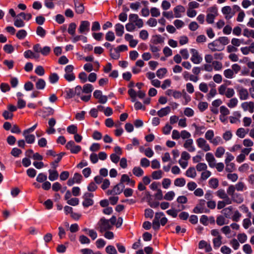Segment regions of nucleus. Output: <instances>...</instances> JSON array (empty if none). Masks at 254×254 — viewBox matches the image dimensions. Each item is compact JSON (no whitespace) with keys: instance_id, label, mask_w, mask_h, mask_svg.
I'll list each match as a JSON object with an SVG mask.
<instances>
[{"instance_id":"774afa93","label":"nucleus","mask_w":254,"mask_h":254,"mask_svg":"<svg viewBox=\"0 0 254 254\" xmlns=\"http://www.w3.org/2000/svg\"><path fill=\"white\" fill-rule=\"evenodd\" d=\"M82 254H101L100 252H97L96 253H94V252L89 249H83L81 250Z\"/></svg>"},{"instance_id":"864d4df0","label":"nucleus","mask_w":254,"mask_h":254,"mask_svg":"<svg viewBox=\"0 0 254 254\" xmlns=\"http://www.w3.org/2000/svg\"><path fill=\"white\" fill-rule=\"evenodd\" d=\"M235 164L234 163L229 162L226 164L225 170L227 172H232L235 170Z\"/></svg>"},{"instance_id":"bf43d9fd","label":"nucleus","mask_w":254,"mask_h":254,"mask_svg":"<svg viewBox=\"0 0 254 254\" xmlns=\"http://www.w3.org/2000/svg\"><path fill=\"white\" fill-rule=\"evenodd\" d=\"M246 133L247 132L246 131L245 128L242 127L238 128L236 131V135L242 138L245 136Z\"/></svg>"},{"instance_id":"4468645a","label":"nucleus","mask_w":254,"mask_h":254,"mask_svg":"<svg viewBox=\"0 0 254 254\" xmlns=\"http://www.w3.org/2000/svg\"><path fill=\"white\" fill-rule=\"evenodd\" d=\"M232 11V8L230 6H225L222 8V12L225 15V18L227 20L231 19L234 15V13H233Z\"/></svg>"},{"instance_id":"9b49d317","label":"nucleus","mask_w":254,"mask_h":254,"mask_svg":"<svg viewBox=\"0 0 254 254\" xmlns=\"http://www.w3.org/2000/svg\"><path fill=\"white\" fill-rule=\"evenodd\" d=\"M198 147L204 151H208L211 148L209 144L203 138H199L196 140Z\"/></svg>"},{"instance_id":"09e8293b","label":"nucleus","mask_w":254,"mask_h":254,"mask_svg":"<svg viewBox=\"0 0 254 254\" xmlns=\"http://www.w3.org/2000/svg\"><path fill=\"white\" fill-rule=\"evenodd\" d=\"M175 193L173 191H170L167 192L164 196V199L166 200L171 201L173 199Z\"/></svg>"},{"instance_id":"052dcab7","label":"nucleus","mask_w":254,"mask_h":254,"mask_svg":"<svg viewBox=\"0 0 254 254\" xmlns=\"http://www.w3.org/2000/svg\"><path fill=\"white\" fill-rule=\"evenodd\" d=\"M35 72L39 76H43L45 74V70L42 66L38 65L36 67Z\"/></svg>"},{"instance_id":"20e7f679","label":"nucleus","mask_w":254,"mask_h":254,"mask_svg":"<svg viewBox=\"0 0 254 254\" xmlns=\"http://www.w3.org/2000/svg\"><path fill=\"white\" fill-rule=\"evenodd\" d=\"M93 194L89 192H86L83 196V201L82 202V205L84 207H88L92 206L94 203V200L92 198L93 197Z\"/></svg>"},{"instance_id":"c9c22d12","label":"nucleus","mask_w":254,"mask_h":254,"mask_svg":"<svg viewBox=\"0 0 254 254\" xmlns=\"http://www.w3.org/2000/svg\"><path fill=\"white\" fill-rule=\"evenodd\" d=\"M193 126L195 127L196 134L201 135L204 133V130L205 129L204 126H198L195 124H193Z\"/></svg>"},{"instance_id":"1a4fd4ad","label":"nucleus","mask_w":254,"mask_h":254,"mask_svg":"<svg viewBox=\"0 0 254 254\" xmlns=\"http://www.w3.org/2000/svg\"><path fill=\"white\" fill-rule=\"evenodd\" d=\"M190 51L191 54L190 58L191 61L194 64H200L201 62L202 59L199 55L198 51L195 49H191Z\"/></svg>"},{"instance_id":"6e6d98bb","label":"nucleus","mask_w":254,"mask_h":254,"mask_svg":"<svg viewBox=\"0 0 254 254\" xmlns=\"http://www.w3.org/2000/svg\"><path fill=\"white\" fill-rule=\"evenodd\" d=\"M79 241L81 244H89L90 243V239L83 235L79 236Z\"/></svg>"},{"instance_id":"9d476101","label":"nucleus","mask_w":254,"mask_h":254,"mask_svg":"<svg viewBox=\"0 0 254 254\" xmlns=\"http://www.w3.org/2000/svg\"><path fill=\"white\" fill-rule=\"evenodd\" d=\"M208 48L212 52L221 51L224 49V47L220 45L217 39L209 43Z\"/></svg>"},{"instance_id":"58836bf2","label":"nucleus","mask_w":254,"mask_h":254,"mask_svg":"<svg viewBox=\"0 0 254 254\" xmlns=\"http://www.w3.org/2000/svg\"><path fill=\"white\" fill-rule=\"evenodd\" d=\"M243 35L246 37H252L254 39V30L245 28L243 31Z\"/></svg>"},{"instance_id":"f3484780","label":"nucleus","mask_w":254,"mask_h":254,"mask_svg":"<svg viewBox=\"0 0 254 254\" xmlns=\"http://www.w3.org/2000/svg\"><path fill=\"white\" fill-rule=\"evenodd\" d=\"M205 159L208 162L210 167H215L216 160L212 153L209 152L207 153L205 155Z\"/></svg>"},{"instance_id":"e2e57ef3","label":"nucleus","mask_w":254,"mask_h":254,"mask_svg":"<svg viewBox=\"0 0 254 254\" xmlns=\"http://www.w3.org/2000/svg\"><path fill=\"white\" fill-rule=\"evenodd\" d=\"M150 13L152 17H157L160 15V10L156 7H152L150 9Z\"/></svg>"},{"instance_id":"bb28decb","label":"nucleus","mask_w":254,"mask_h":254,"mask_svg":"<svg viewBox=\"0 0 254 254\" xmlns=\"http://www.w3.org/2000/svg\"><path fill=\"white\" fill-rule=\"evenodd\" d=\"M186 175L188 177L194 178L196 176V173L194 167H190L186 172Z\"/></svg>"},{"instance_id":"7ed1b4c3","label":"nucleus","mask_w":254,"mask_h":254,"mask_svg":"<svg viewBox=\"0 0 254 254\" xmlns=\"http://www.w3.org/2000/svg\"><path fill=\"white\" fill-rule=\"evenodd\" d=\"M73 69L74 67L72 65H67L64 68V78L68 82L73 81L75 79V76L73 72Z\"/></svg>"},{"instance_id":"e433bc0d","label":"nucleus","mask_w":254,"mask_h":254,"mask_svg":"<svg viewBox=\"0 0 254 254\" xmlns=\"http://www.w3.org/2000/svg\"><path fill=\"white\" fill-rule=\"evenodd\" d=\"M225 149L222 146L218 147L215 152V155L217 158H221L225 153Z\"/></svg>"},{"instance_id":"ea45409f","label":"nucleus","mask_w":254,"mask_h":254,"mask_svg":"<svg viewBox=\"0 0 254 254\" xmlns=\"http://www.w3.org/2000/svg\"><path fill=\"white\" fill-rule=\"evenodd\" d=\"M238 103V100L236 98H231L229 102L227 103V105L230 108H233L235 107Z\"/></svg>"},{"instance_id":"a878e982","label":"nucleus","mask_w":254,"mask_h":254,"mask_svg":"<svg viewBox=\"0 0 254 254\" xmlns=\"http://www.w3.org/2000/svg\"><path fill=\"white\" fill-rule=\"evenodd\" d=\"M36 88L39 90H43L45 88L46 86L45 81L42 78L38 79L36 84Z\"/></svg>"},{"instance_id":"680f3d73","label":"nucleus","mask_w":254,"mask_h":254,"mask_svg":"<svg viewBox=\"0 0 254 254\" xmlns=\"http://www.w3.org/2000/svg\"><path fill=\"white\" fill-rule=\"evenodd\" d=\"M47 179V175L44 173H40L36 178V181L39 183H43L46 181Z\"/></svg>"},{"instance_id":"ddd939ff","label":"nucleus","mask_w":254,"mask_h":254,"mask_svg":"<svg viewBox=\"0 0 254 254\" xmlns=\"http://www.w3.org/2000/svg\"><path fill=\"white\" fill-rule=\"evenodd\" d=\"M239 97L241 100H245L248 99L249 94L247 89L243 87L237 89Z\"/></svg>"},{"instance_id":"5fc2aeb1","label":"nucleus","mask_w":254,"mask_h":254,"mask_svg":"<svg viewBox=\"0 0 254 254\" xmlns=\"http://www.w3.org/2000/svg\"><path fill=\"white\" fill-rule=\"evenodd\" d=\"M217 40L219 41V43L221 46L223 47L225 45L228 44L229 43V40L227 37H219Z\"/></svg>"},{"instance_id":"393cba45","label":"nucleus","mask_w":254,"mask_h":254,"mask_svg":"<svg viewBox=\"0 0 254 254\" xmlns=\"http://www.w3.org/2000/svg\"><path fill=\"white\" fill-rule=\"evenodd\" d=\"M231 197L233 201L238 204L241 203L244 201V198L243 196L240 193H236Z\"/></svg>"},{"instance_id":"a19ab883","label":"nucleus","mask_w":254,"mask_h":254,"mask_svg":"<svg viewBox=\"0 0 254 254\" xmlns=\"http://www.w3.org/2000/svg\"><path fill=\"white\" fill-rule=\"evenodd\" d=\"M223 74L226 78L229 79L233 78L234 76L233 70L230 68L225 70Z\"/></svg>"},{"instance_id":"c85d7f7f","label":"nucleus","mask_w":254,"mask_h":254,"mask_svg":"<svg viewBox=\"0 0 254 254\" xmlns=\"http://www.w3.org/2000/svg\"><path fill=\"white\" fill-rule=\"evenodd\" d=\"M93 90V86L91 84H85L82 88L83 93L89 94L92 92Z\"/></svg>"},{"instance_id":"f704fd0d","label":"nucleus","mask_w":254,"mask_h":254,"mask_svg":"<svg viewBox=\"0 0 254 254\" xmlns=\"http://www.w3.org/2000/svg\"><path fill=\"white\" fill-rule=\"evenodd\" d=\"M49 81L52 84L57 82L59 79V76L56 73H51L49 77Z\"/></svg>"},{"instance_id":"dca6fc26","label":"nucleus","mask_w":254,"mask_h":254,"mask_svg":"<svg viewBox=\"0 0 254 254\" xmlns=\"http://www.w3.org/2000/svg\"><path fill=\"white\" fill-rule=\"evenodd\" d=\"M241 107L245 111H249L251 113L254 112V103L253 102H245L241 104Z\"/></svg>"},{"instance_id":"f8f14e48","label":"nucleus","mask_w":254,"mask_h":254,"mask_svg":"<svg viewBox=\"0 0 254 254\" xmlns=\"http://www.w3.org/2000/svg\"><path fill=\"white\" fill-rule=\"evenodd\" d=\"M31 132L25 129L23 131V135L24 136L25 141L27 143L32 144L35 142V137L33 134H30Z\"/></svg>"},{"instance_id":"603ef678","label":"nucleus","mask_w":254,"mask_h":254,"mask_svg":"<svg viewBox=\"0 0 254 254\" xmlns=\"http://www.w3.org/2000/svg\"><path fill=\"white\" fill-rule=\"evenodd\" d=\"M27 32L24 29L19 30L16 33V37L19 39H23L27 36Z\"/></svg>"},{"instance_id":"f257e3e1","label":"nucleus","mask_w":254,"mask_h":254,"mask_svg":"<svg viewBox=\"0 0 254 254\" xmlns=\"http://www.w3.org/2000/svg\"><path fill=\"white\" fill-rule=\"evenodd\" d=\"M117 219L115 216H113L110 219H106L104 217L101 218L97 223L99 231L102 233L112 229Z\"/></svg>"},{"instance_id":"2eb2a0df","label":"nucleus","mask_w":254,"mask_h":254,"mask_svg":"<svg viewBox=\"0 0 254 254\" xmlns=\"http://www.w3.org/2000/svg\"><path fill=\"white\" fill-rule=\"evenodd\" d=\"M90 23L88 21H82L78 28L80 33L88 32L89 31Z\"/></svg>"},{"instance_id":"c756f323","label":"nucleus","mask_w":254,"mask_h":254,"mask_svg":"<svg viewBox=\"0 0 254 254\" xmlns=\"http://www.w3.org/2000/svg\"><path fill=\"white\" fill-rule=\"evenodd\" d=\"M208 184L210 188L216 189L218 187L219 181L216 178H211L209 180Z\"/></svg>"},{"instance_id":"6e6552de","label":"nucleus","mask_w":254,"mask_h":254,"mask_svg":"<svg viewBox=\"0 0 254 254\" xmlns=\"http://www.w3.org/2000/svg\"><path fill=\"white\" fill-rule=\"evenodd\" d=\"M65 147L73 154H77L81 150V147L79 145H76L73 141H68Z\"/></svg>"},{"instance_id":"0eeeda50","label":"nucleus","mask_w":254,"mask_h":254,"mask_svg":"<svg viewBox=\"0 0 254 254\" xmlns=\"http://www.w3.org/2000/svg\"><path fill=\"white\" fill-rule=\"evenodd\" d=\"M129 21L131 23H135V25L138 28H140L143 26V22L142 19L139 18L138 16L136 14H130L129 15Z\"/></svg>"},{"instance_id":"2f4dec72","label":"nucleus","mask_w":254,"mask_h":254,"mask_svg":"<svg viewBox=\"0 0 254 254\" xmlns=\"http://www.w3.org/2000/svg\"><path fill=\"white\" fill-rule=\"evenodd\" d=\"M236 190L239 191H243L247 189V186L245 185V183L242 182H239L235 185Z\"/></svg>"},{"instance_id":"49530a36","label":"nucleus","mask_w":254,"mask_h":254,"mask_svg":"<svg viewBox=\"0 0 254 254\" xmlns=\"http://www.w3.org/2000/svg\"><path fill=\"white\" fill-rule=\"evenodd\" d=\"M106 252L108 254H117V251L112 245H109L106 248Z\"/></svg>"},{"instance_id":"79ce46f5","label":"nucleus","mask_w":254,"mask_h":254,"mask_svg":"<svg viewBox=\"0 0 254 254\" xmlns=\"http://www.w3.org/2000/svg\"><path fill=\"white\" fill-rule=\"evenodd\" d=\"M186 181L184 178H177L174 181V185L177 187H182L185 185Z\"/></svg>"},{"instance_id":"6ab92c4d","label":"nucleus","mask_w":254,"mask_h":254,"mask_svg":"<svg viewBox=\"0 0 254 254\" xmlns=\"http://www.w3.org/2000/svg\"><path fill=\"white\" fill-rule=\"evenodd\" d=\"M184 147L190 152L195 150V147L193 146V140L190 138L186 140L184 144Z\"/></svg>"},{"instance_id":"13d9d810","label":"nucleus","mask_w":254,"mask_h":254,"mask_svg":"<svg viewBox=\"0 0 254 254\" xmlns=\"http://www.w3.org/2000/svg\"><path fill=\"white\" fill-rule=\"evenodd\" d=\"M36 33L41 37L43 38L46 35V31L45 29L43 28V27L41 26H38L36 29Z\"/></svg>"},{"instance_id":"c03bdc74","label":"nucleus","mask_w":254,"mask_h":254,"mask_svg":"<svg viewBox=\"0 0 254 254\" xmlns=\"http://www.w3.org/2000/svg\"><path fill=\"white\" fill-rule=\"evenodd\" d=\"M163 172L161 170L154 171L152 173V177L154 180H158L162 177Z\"/></svg>"},{"instance_id":"39448f33","label":"nucleus","mask_w":254,"mask_h":254,"mask_svg":"<svg viewBox=\"0 0 254 254\" xmlns=\"http://www.w3.org/2000/svg\"><path fill=\"white\" fill-rule=\"evenodd\" d=\"M205 201L200 199L199 203L193 208V212L195 213H207L209 210L205 208Z\"/></svg>"},{"instance_id":"473e14b6","label":"nucleus","mask_w":254,"mask_h":254,"mask_svg":"<svg viewBox=\"0 0 254 254\" xmlns=\"http://www.w3.org/2000/svg\"><path fill=\"white\" fill-rule=\"evenodd\" d=\"M222 237L214 238L213 240V247L215 249H218L222 245Z\"/></svg>"},{"instance_id":"5701e85b","label":"nucleus","mask_w":254,"mask_h":254,"mask_svg":"<svg viewBox=\"0 0 254 254\" xmlns=\"http://www.w3.org/2000/svg\"><path fill=\"white\" fill-rule=\"evenodd\" d=\"M116 34L118 36H122L124 33V26L121 23H117L115 26Z\"/></svg>"},{"instance_id":"4c0bfd02","label":"nucleus","mask_w":254,"mask_h":254,"mask_svg":"<svg viewBox=\"0 0 254 254\" xmlns=\"http://www.w3.org/2000/svg\"><path fill=\"white\" fill-rule=\"evenodd\" d=\"M213 68L216 71L221 70L223 68L222 63L217 61H214L212 62Z\"/></svg>"},{"instance_id":"a18cd8bd","label":"nucleus","mask_w":254,"mask_h":254,"mask_svg":"<svg viewBox=\"0 0 254 254\" xmlns=\"http://www.w3.org/2000/svg\"><path fill=\"white\" fill-rule=\"evenodd\" d=\"M105 39L108 41H113L115 39V36L114 32L112 31H108L105 36Z\"/></svg>"},{"instance_id":"412c9836","label":"nucleus","mask_w":254,"mask_h":254,"mask_svg":"<svg viewBox=\"0 0 254 254\" xmlns=\"http://www.w3.org/2000/svg\"><path fill=\"white\" fill-rule=\"evenodd\" d=\"M82 231L88 235L92 240H95L97 237V233L94 230L84 228Z\"/></svg>"},{"instance_id":"37998d69","label":"nucleus","mask_w":254,"mask_h":254,"mask_svg":"<svg viewBox=\"0 0 254 254\" xmlns=\"http://www.w3.org/2000/svg\"><path fill=\"white\" fill-rule=\"evenodd\" d=\"M232 210L233 207L232 206H230L227 208H224L222 210V212L224 214L225 217L228 218H230V216L231 215Z\"/></svg>"},{"instance_id":"a211bd4d","label":"nucleus","mask_w":254,"mask_h":254,"mask_svg":"<svg viewBox=\"0 0 254 254\" xmlns=\"http://www.w3.org/2000/svg\"><path fill=\"white\" fill-rule=\"evenodd\" d=\"M174 12L175 17L180 18L182 17V13L185 12V8L181 5H178L175 7L173 9Z\"/></svg>"},{"instance_id":"8fccbe9b","label":"nucleus","mask_w":254,"mask_h":254,"mask_svg":"<svg viewBox=\"0 0 254 254\" xmlns=\"http://www.w3.org/2000/svg\"><path fill=\"white\" fill-rule=\"evenodd\" d=\"M75 11L78 14H81L84 11V6L82 4L77 2L75 3Z\"/></svg>"},{"instance_id":"0e129e2a","label":"nucleus","mask_w":254,"mask_h":254,"mask_svg":"<svg viewBox=\"0 0 254 254\" xmlns=\"http://www.w3.org/2000/svg\"><path fill=\"white\" fill-rule=\"evenodd\" d=\"M207 166L204 163H199L196 166V169L197 171L200 172L207 169Z\"/></svg>"},{"instance_id":"f03ea898","label":"nucleus","mask_w":254,"mask_h":254,"mask_svg":"<svg viewBox=\"0 0 254 254\" xmlns=\"http://www.w3.org/2000/svg\"><path fill=\"white\" fill-rule=\"evenodd\" d=\"M218 92L219 94L225 95L228 98H231L235 95L234 89L228 88L225 84H222L219 87Z\"/></svg>"},{"instance_id":"3c124183","label":"nucleus","mask_w":254,"mask_h":254,"mask_svg":"<svg viewBox=\"0 0 254 254\" xmlns=\"http://www.w3.org/2000/svg\"><path fill=\"white\" fill-rule=\"evenodd\" d=\"M76 27V25L75 23L72 22L70 23L68 28V33L71 35H74Z\"/></svg>"},{"instance_id":"4d7b16f0","label":"nucleus","mask_w":254,"mask_h":254,"mask_svg":"<svg viewBox=\"0 0 254 254\" xmlns=\"http://www.w3.org/2000/svg\"><path fill=\"white\" fill-rule=\"evenodd\" d=\"M65 92L66 93V98H72L75 95L74 92V89L67 88L65 90Z\"/></svg>"},{"instance_id":"4be33fe9","label":"nucleus","mask_w":254,"mask_h":254,"mask_svg":"<svg viewBox=\"0 0 254 254\" xmlns=\"http://www.w3.org/2000/svg\"><path fill=\"white\" fill-rule=\"evenodd\" d=\"M171 107L169 106L163 108L157 112V115L159 117H163L169 114L171 112Z\"/></svg>"},{"instance_id":"423d86ee","label":"nucleus","mask_w":254,"mask_h":254,"mask_svg":"<svg viewBox=\"0 0 254 254\" xmlns=\"http://www.w3.org/2000/svg\"><path fill=\"white\" fill-rule=\"evenodd\" d=\"M164 216L162 212H156L155 214L154 218L152 222V227L155 230H158L160 229V221L161 218Z\"/></svg>"},{"instance_id":"de8ad7c7","label":"nucleus","mask_w":254,"mask_h":254,"mask_svg":"<svg viewBox=\"0 0 254 254\" xmlns=\"http://www.w3.org/2000/svg\"><path fill=\"white\" fill-rule=\"evenodd\" d=\"M167 70L165 68L159 69L156 72V75L159 78H162L167 73Z\"/></svg>"},{"instance_id":"7c9ffc66","label":"nucleus","mask_w":254,"mask_h":254,"mask_svg":"<svg viewBox=\"0 0 254 254\" xmlns=\"http://www.w3.org/2000/svg\"><path fill=\"white\" fill-rule=\"evenodd\" d=\"M210 142L214 146L223 144V140L221 137L219 136H216L215 137H213Z\"/></svg>"},{"instance_id":"69168bd1","label":"nucleus","mask_w":254,"mask_h":254,"mask_svg":"<svg viewBox=\"0 0 254 254\" xmlns=\"http://www.w3.org/2000/svg\"><path fill=\"white\" fill-rule=\"evenodd\" d=\"M214 131L211 129L207 130L205 134V138L209 140V142H210V141L212 139V138L214 137Z\"/></svg>"},{"instance_id":"72a5a7b5","label":"nucleus","mask_w":254,"mask_h":254,"mask_svg":"<svg viewBox=\"0 0 254 254\" xmlns=\"http://www.w3.org/2000/svg\"><path fill=\"white\" fill-rule=\"evenodd\" d=\"M143 170L139 167H135L132 169V173L136 177H141L143 175Z\"/></svg>"},{"instance_id":"338daca9","label":"nucleus","mask_w":254,"mask_h":254,"mask_svg":"<svg viewBox=\"0 0 254 254\" xmlns=\"http://www.w3.org/2000/svg\"><path fill=\"white\" fill-rule=\"evenodd\" d=\"M235 190H236L235 188V186L234 185H230L227 190V195L228 194V195H230L231 196H232V195H233L234 194H235L236 193H235Z\"/></svg>"},{"instance_id":"aec40b11","label":"nucleus","mask_w":254,"mask_h":254,"mask_svg":"<svg viewBox=\"0 0 254 254\" xmlns=\"http://www.w3.org/2000/svg\"><path fill=\"white\" fill-rule=\"evenodd\" d=\"M120 183L122 184H124V183L130 184V186L132 187L134 186L135 185V181L130 179L128 176L127 174H123L122 176L121 179L120 180Z\"/></svg>"},{"instance_id":"cd10ccee","label":"nucleus","mask_w":254,"mask_h":254,"mask_svg":"<svg viewBox=\"0 0 254 254\" xmlns=\"http://www.w3.org/2000/svg\"><path fill=\"white\" fill-rule=\"evenodd\" d=\"M49 179L50 181H54L58 178L59 174L56 170H49Z\"/></svg>"},{"instance_id":"b1692460","label":"nucleus","mask_w":254,"mask_h":254,"mask_svg":"<svg viewBox=\"0 0 254 254\" xmlns=\"http://www.w3.org/2000/svg\"><path fill=\"white\" fill-rule=\"evenodd\" d=\"M125 188V185L120 182L115 186L113 189L115 194H120L121 193Z\"/></svg>"}]
</instances>
